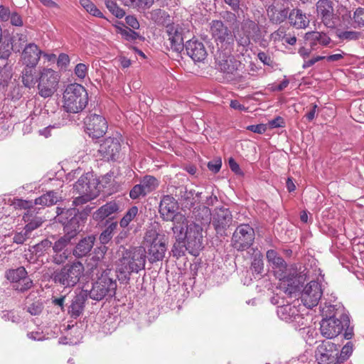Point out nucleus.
Returning a JSON list of instances; mask_svg holds the SVG:
<instances>
[{
    "label": "nucleus",
    "instance_id": "473e14b6",
    "mask_svg": "<svg viewBox=\"0 0 364 364\" xmlns=\"http://www.w3.org/2000/svg\"><path fill=\"white\" fill-rule=\"evenodd\" d=\"M119 209V204L116 201H109L97 210L93 214V218L95 220H103L112 214L117 213Z\"/></svg>",
    "mask_w": 364,
    "mask_h": 364
},
{
    "label": "nucleus",
    "instance_id": "58836bf2",
    "mask_svg": "<svg viewBox=\"0 0 364 364\" xmlns=\"http://www.w3.org/2000/svg\"><path fill=\"white\" fill-rule=\"evenodd\" d=\"M22 90L23 87L19 85V83L16 80H14L9 89L4 95L7 98H10L13 100H17L23 95Z\"/></svg>",
    "mask_w": 364,
    "mask_h": 364
},
{
    "label": "nucleus",
    "instance_id": "cd10ccee",
    "mask_svg": "<svg viewBox=\"0 0 364 364\" xmlns=\"http://www.w3.org/2000/svg\"><path fill=\"white\" fill-rule=\"evenodd\" d=\"M288 21L291 26L297 29L308 27L310 22L306 14L297 8L289 11Z\"/></svg>",
    "mask_w": 364,
    "mask_h": 364
},
{
    "label": "nucleus",
    "instance_id": "aec40b11",
    "mask_svg": "<svg viewBox=\"0 0 364 364\" xmlns=\"http://www.w3.org/2000/svg\"><path fill=\"white\" fill-rule=\"evenodd\" d=\"M74 191L78 194H87L90 196L98 195V181L89 173L82 175L75 182L73 186Z\"/></svg>",
    "mask_w": 364,
    "mask_h": 364
},
{
    "label": "nucleus",
    "instance_id": "4c0bfd02",
    "mask_svg": "<svg viewBox=\"0 0 364 364\" xmlns=\"http://www.w3.org/2000/svg\"><path fill=\"white\" fill-rule=\"evenodd\" d=\"M60 199L58 193L53 191H48L40 197L35 199L34 204L43 207L50 206L55 204Z\"/></svg>",
    "mask_w": 364,
    "mask_h": 364
},
{
    "label": "nucleus",
    "instance_id": "c85d7f7f",
    "mask_svg": "<svg viewBox=\"0 0 364 364\" xmlns=\"http://www.w3.org/2000/svg\"><path fill=\"white\" fill-rule=\"evenodd\" d=\"M267 14L271 23L280 24L288 19L289 9L271 4L267 9Z\"/></svg>",
    "mask_w": 364,
    "mask_h": 364
},
{
    "label": "nucleus",
    "instance_id": "2f4dec72",
    "mask_svg": "<svg viewBox=\"0 0 364 364\" xmlns=\"http://www.w3.org/2000/svg\"><path fill=\"white\" fill-rule=\"evenodd\" d=\"M241 31L243 35H247L253 41L257 43L262 38V32L258 23L252 20H245L242 23Z\"/></svg>",
    "mask_w": 364,
    "mask_h": 364
},
{
    "label": "nucleus",
    "instance_id": "4be33fe9",
    "mask_svg": "<svg viewBox=\"0 0 364 364\" xmlns=\"http://www.w3.org/2000/svg\"><path fill=\"white\" fill-rule=\"evenodd\" d=\"M121 145L119 141L114 138H107L100 145L99 154L105 160L114 161L118 157Z\"/></svg>",
    "mask_w": 364,
    "mask_h": 364
},
{
    "label": "nucleus",
    "instance_id": "1a4fd4ad",
    "mask_svg": "<svg viewBox=\"0 0 364 364\" xmlns=\"http://www.w3.org/2000/svg\"><path fill=\"white\" fill-rule=\"evenodd\" d=\"M320 331L323 336L328 339L336 338L344 331V338L351 339L353 330L350 327L349 317L344 318H323L320 323Z\"/></svg>",
    "mask_w": 364,
    "mask_h": 364
},
{
    "label": "nucleus",
    "instance_id": "603ef678",
    "mask_svg": "<svg viewBox=\"0 0 364 364\" xmlns=\"http://www.w3.org/2000/svg\"><path fill=\"white\" fill-rule=\"evenodd\" d=\"M71 238L68 236L64 235L63 237H60L58 240H56L53 246V252H64L68 251L65 249V247L70 242Z\"/></svg>",
    "mask_w": 364,
    "mask_h": 364
},
{
    "label": "nucleus",
    "instance_id": "f257e3e1",
    "mask_svg": "<svg viewBox=\"0 0 364 364\" xmlns=\"http://www.w3.org/2000/svg\"><path fill=\"white\" fill-rule=\"evenodd\" d=\"M119 259L117 271L120 274L129 277L132 273H138L145 267L146 250L142 247H134L126 249L121 246L118 250Z\"/></svg>",
    "mask_w": 364,
    "mask_h": 364
},
{
    "label": "nucleus",
    "instance_id": "37998d69",
    "mask_svg": "<svg viewBox=\"0 0 364 364\" xmlns=\"http://www.w3.org/2000/svg\"><path fill=\"white\" fill-rule=\"evenodd\" d=\"M195 218L202 225L208 224L211 220L210 209L207 207L199 208L195 212Z\"/></svg>",
    "mask_w": 364,
    "mask_h": 364
},
{
    "label": "nucleus",
    "instance_id": "423d86ee",
    "mask_svg": "<svg viewBox=\"0 0 364 364\" xmlns=\"http://www.w3.org/2000/svg\"><path fill=\"white\" fill-rule=\"evenodd\" d=\"M171 230L176 240H185L190 249L198 250L202 247L203 228L200 225L196 223L188 224L186 218V220L172 226Z\"/></svg>",
    "mask_w": 364,
    "mask_h": 364
},
{
    "label": "nucleus",
    "instance_id": "f03ea898",
    "mask_svg": "<svg viewBox=\"0 0 364 364\" xmlns=\"http://www.w3.org/2000/svg\"><path fill=\"white\" fill-rule=\"evenodd\" d=\"M352 353L351 342H348L341 350L339 345L328 341L317 346L315 356L318 364H341L349 358Z\"/></svg>",
    "mask_w": 364,
    "mask_h": 364
},
{
    "label": "nucleus",
    "instance_id": "4468645a",
    "mask_svg": "<svg viewBox=\"0 0 364 364\" xmlns=\"http://www.w3.org/2000/svg\"><path fill=\"white\" fill-rule=\"evenodd\" d=\"M254 229L248 224L237 227L232 237V245L238 251H244L251 247L255 240Z\"/></svg>",
    "mask_w": 364,
    "mask_h": 364
},
{
    "label": "nucleus",
    "instance_id": "0e129e2a",
    "mask_svg": "<svg viewBox=\"0 0 364 364\" xmlns=\"http://www.w3.org/2000/svg\"><path fill=\"white\" fill-rule=\"evenodd\" d=\"M69 255L70 252L68 251L54 252L53 262L56 264H63L68 259Z\"/></svg>",
    "mask_w": 364,
    "mask_h": 364
},
{
    "label": "nucleus",
    "instance_id": "f704fd0d",
    "mask_svg": "<svg viewBox=\"0 0 364 364\" xmlns=\"http://www.w3.org/2000/svg\"><path fill=\"white\" fill-rule=\"evenodd\" d=\"M14 48L15 53H20L25 47L28 42V31L24 30L22 32L13 33L12 36L9 38Z\"/></svg>",
    "mask_w": 364,
    "mask_h": 364
},
{
    "label": "nucleus",
    "instance_id": "79ce46f5",
    "mask_svg": "<svg viewBox=\"0 0 364 364\" xmlns=\"http://www.w3.org/2000/svg\"><path fill=\"white\" fill-rule=\"evenodd\" d=\"M12 51H14V48L9 38H3L1 37V40H0V59L8 60L11 56Z\"/></svg>",
    "mask_w": 364,
    "mask_h": 364
},
{
    "label": "nucleus",
    "instance_id": "72a5a7b5",
    "mask_svg": "<svg viewBox=\"0 0 364 364\" xmlns=\"http://www.w3.org/2000/svg\"><path fill=\"white\" fill-rule=\"evenodd\" d=\"M34 213L35 210H27L23 216V220L26 223L24 230L30 235L33 230L41 226L43 222V219L34 215Z\"/></svg>",
    "mask_w": 364,
    "mask_h": 364
},
{
    "label": "nucleus",
    "instance_id": "9b49d317",
    "mask_svg": "<svg viewBox=\"0 0 364 364\" xmlns=\"http://www.w3.org/2000/svg\"><path fill=\"white\" fill-rule=\"evenodd\" d=\"M60 76L59 73L51 69L43 68L38 77V90L41 97H51L58 90Z\"/></svg>",
    "mask_w": 364,
    "mask_h": 364
},
{
    "label": "nucleus",
    "instance_id": "393cba45",
    "mask_svg": "<svg viewBox=\"0 0 364 364\" xmlns=\"http://www.w3.org/2000/svg\"><path fill=\"white\" fill-rule=\"evenodd\" d=\"M166 32L168 36L171 48L176 52L181 53L185 48L183 31L178 26L168 25Z\"/></svg>",
    "mask_w": 364,
    "mask_h": 364
},
{
    "label": "nucleus",
    "instance_id": "a19ab883",
    "mask_svg": "<svg viewBox=\"0 0 364 364\" xmlns=\"http://www.w3.org/2000/svg\"><path fill=\"white\" fill-rule=\"evenodd\" d=\"M141 186L144 189L146 194H149L156 190L159 186V181L152 176L146 175L140 181Z\"/></svg>",
    "mask_w": 364,
    "mask_h": 364
},
{
    "label": "nucleus",
    "instance_id": "a211bd4d",
    "mask_svg": "<svg viewBox=\"0 0 364 364\" xmlns=\"http://www.w3.org/2000/svg\"><path fill=\"white\" fill-rule=\"evenodd\" d=\"M231 51L225 52L218 50L215 55L216 69L226 74H234L241 66V62L237 60L233 55H230Z\"/></svg>",
    "mask_w": 364,
    "mask_h": 364
},
{
    "label": "nucleus",
    "instance_id": "69168bd1",
    "mask_svg": "<svg viewBox=\"0 0 364 364\" xmlns=\"http://www.w3.org/2000/svg\"><path fill=\"white\" fill-rule=\"evenodd\" d=\"M30 237H31V235L29 233L26 232V231L25 230H23V231H21L20 232H16L14 234V235L13 237V242L18 245H22Z\"/></svg>",
    "mask_w": 364,
    "mask_h": 364
},
{
    "label": "nucleus",
    "instance_id": "3c124183",
    "mask_svg": "<svg viewBox=\"0 0 364 364\" xmlns=\"http://www.w3.org/2000/svg\"><path fill=\"white\" fill-rule=\"evenodd\" d=\"M267 260L272 269L280 262H284V259L279 256V253L274 250H269L266 253Z\"/></svg>",
    "mask_w": 364,
    "mask_h": 364
},
{
    "label": "nucleus",
    "instance_id": "c9c22d12",
    "mask_svg": "<svg viewBox=\"0 0 364 364\" xmlns=\"http://www.w3.org/2000/svg\"><path fill=\"white\" fill-rule=\"evenodd\" d=\"M36 68L25 66L21 72V81L26 88L31 89L38 82V78L36 76Z\"/></svg>",
    "mask_w": 364,
    "mask_h": 364
},
{
    "label": "nucleus",
    "instance_id": "5701e85b",
    "mask_svg": "<svg viewBox=\"0 0 364 364\" xmlns=\"http://www.w3.org/2000/svg\"><path fill=\"white\" fill-rule=\"evenodd\" d=\"M42 54L43 51L36 43H28L21 52V59L23 65L29 67H36Z\"/></svg>",
    "mask_w": 364,
    "mask_h": 364
},
{
    "label": "nucleus",
    "instance_id": "a878e982",
    "mask_svg": "<svg viewBox=\"0 0 364 364\" xmlns=\"http://www.w3.org/2000/svg\"><path fill=\"white\" fill-rule=\"evenodd\" d=\"M88 296V291L82 290L73 298L68 309V313L71 318H77L82 314Z\"/></svg>",
    "mask_w": 364,
    "mask_h": 364
},
{
    "label": "nucleus",
    "instance_id": "6ab92c4d",
    "mask_svg": "<svg viewBox=\"0 0 364 364\" xmlns=\"http://www.w3.org/2000/svg\"><path fill=\"white\" fill-rule=\"evenodd\" d=\"M317 16L325 26L333 28L336 26V15L333 3L330 0H318L316 4Z\"/></svg>",
    "mask_w": 364,
    "mask_h": 364
},
{
    "label": "nucleus",
    "instance_id": "6e6552de",
    "mask_svg": "<svg viewBox=\"0 0 364 364\" xmlns=\"http://www.w3.org/2000/svg\"><path fill=\"white\" fill-rule=\"evenodd\" d=\"M117 287V280L112 275L111 269H106L93 283L88 294L90 299L96 301H100L104 298H112L116 294Z\"/></svg>",
    "mask_w": 364,
    "mask_h": 364
},
{
    "label": "nucleus",
    "instance_id": "c03bdc74",
    "mask_svg": "<svg viewBox=\"0 0 364 364\" xmlns=\"http://www.w3.org/2000/svg\"><path fill=\"white\" fill-rule=\"evenodd\" d=\"M117 227V223H112L102 232L99 237L102 244L106 245L111 240L113 236V232Z\"/></svg>",
    "mask_w": 364,
    "mask_h": 364
},
{
    "label": "nucleus",
    "instance_id": "7c9ffc66",
    "mask_svg": "<svg viewBox=\"0 0 364 364\" xmlns=\"http://www.w3.org/2000/svg\"><path fill=\"white\" fill-rule=\"evenodd\" d=\"M304 39L309 43L311 50H315L318 43L323 46H328L331 41V38L326 33L318 31L306 33Z\"/></svg>",
    "mask_w": 364,
    "mask_h": 364
},
{
    "label": "nucleus",
    "instance_id": "ea45409f",
    "mask_svg": "<svg viewBox=\"0 0 364 364\" xmlns=\"http://www.w3.org/2000/svg\"><path fill=\"white\" fill-rule=\"evenodd\" d=\"M12 82V73L11 70H8L5 66L0 71V91L4 94Z\"/></svg>",
    "mask_w": 364,
    "mask_h": 364
},
{
    "label": "nucleus",
    "instance_id": "a18cd8bd",
    "mask_svg": "<svg viewBox=\"0 0 364 364\" xmlns=\"http://www.w3.org/2000/svg\"><path fill=\"white\" fill-rule=\"evenodd\" d=\"M80 4L91 15L99 18H104L103 14L90 0H80Z\"/></svg>",
    "mask_w": 364,
    "mask_h": 364
},
{
    "label": "nucleus",
    "instance_id": "774afa93",
    "mask_svg": "<svg viewBox=\"0 0 364 364\" xmlns=\"http://www.w3.org/2000/svg\"><path fill=\"white\" fill-rule=\"evenodd\" d=\"M353 18L360 26H364V8L356 9L353 14Z\"/></svg>",
    "mask_w": 364,
    "mask_h": 364
},
{
    "label": "nucleus",
    "instance_id": "9d476101",
    "mask_svg": "<svg viewBox=\"0 0 364 364\" xmlns=\"http://www.w3.org/2000/svg\"><path fill=\"white\" fill-rule=\"evenodd\" d=\"M144 245L151 263L161 261L164 259L166 252L164 235L159 234L156 230H149L145 233Z\"/></svg>",
    "mask_w": 364,
    "mask_h": 364
},
{
    "label": "nucleus",
    "instance_id": "20e7f679",
    "mask_svg": "<svg viewBox=\"0 0 364 364\" xmlns=\"http://www.w3.org/2000/svg\"><path fill=\"white\" fill-rule=\"evenodd\" d=\"M92 208L87 206L82 214L75 208L65 209L57 207L58 221L63 225L65 235L71 239L74 238L82 230L86 215L91 212Z\"/></svg>",
    "mask_w": 364,
    "mask_h": 364
},
{
    "label": "nucleus",
    "instance_id": "13d9d810",
    "mask_svg": "<svg viewBox=\"0 0 364 364\" xmlns=\"http://www.w3.org/2000/svg\"><path fill=\"white\" fill-rule=\"evenodd\" d=\"M146 195L147 194L141 183L134 186L129 191V197L133 200L139 199L141 197H145Z\"/></svg>",
    "mask_w": 364,
    "mask_h": 364
},
{
    "label": "nucleus",
    "instance_id": "412c9836",
    "mask_svg": "<svg viewBox=\"0 0 364 364\" xmlns=\"http://www.w3.org/2000/svg\"><path fill=\"white\" fill-rule=\"evenodd\" d=\"M232 222V215L228 208H215L212 219V223L218 233L222 234Z\"/></svg>",
    "mask_w": 364,
    "mask_h": 364
},
{
    "label": "nucleus",
    "instance_id": "09e8293b",
    "mask_svg": "<svg viewBox=\"0 0 364 364\" xmlns=\"http://www.w3.org/2000/svg\"><path fill=\"white\" fill-rule=\"evenodd\" d=\"M138 213V208L136 206L131 207L125 213L124 217L120 220V226L126 228L129 225L131 221L136 216Z\"/></svg>",
    "mask_w": 364,
    "mask_h": 364
},
{
    "label": "nucleus",
    "instance_id": "b1692460",
    "mask_svg": "<svg viewBox=\"0 0 364 364\" xmlns=\"http://www.w3.org/2000/svg\"><path fill=\"white\" fill-rule=\"evenodd\" d=\"M185 50L187 55L195 62H202L207 56L204 44L194 38L186 42Z\"/></svg>",
    "mask_w": 364,
    "mask_h": 364
},
{
    "label": "nucleus",
    "instance_id": "8fccbe9b",
    "mask_svg": "<svg viewBox=\"0 0 364 364\" xmlns=\"http://www.w3.org/2000/svg\"><path fill=\"white\" fill-rule=\"evenodd\" d=\"M71 115H63L62 121L58 124H54L53 125H49L43 129L39 130V133L41 135H43L45 137H48L50 136V129L53 128H58L60 126H64L68 124V122H72Z\"/></svg>",
    "mask_w": 364,
    "mask_h": 364
},
{
    "label": "nucleus",
    "instance_id": "680f3d73",
    "mask_svg": "<svg viewBox=\"0 0 364 364\" xmlns=\"http://www.w3.org/2000/svg\"><path fill=\"white\" fill-rule=\"evenodd\" d=\"M268 129H272L275 128H284L286 127L285 119L279 115H277L274 119L269 120L267 123Z\"/></svg>",
    "mask_w": 364,
    "mask_h": 364
},
{
    "label": "nucleus",
    "instance_id": "052dcab7",
    "mask_svg": "<svg viewBox=\"0 0 364 364\" xmlns=\"http://www.w3.org/2000/svg\"><path fill=\"white\" fill-rule=\"evenodd\" d=\"M98 195H94V196H90L89 193L87 194H79V196L74 198L73 200V205L74 206H78L82 205L87 202L95 199Z\"/></svg>",
    "mask_w": 364,
    "mask_h": 364
},
{
    "label": "nucleus",
    "instance_id": "0eeeda50",
    "mask_svg": "<svg viewBox=\"0 0 364 364\" xmlns=\"http://www.w3.org/2000/svg\"><path fill=\"white\" fill-rule=\"evenodd\" d=\"M63 107L68 113L78 114L86 107L88 96L85 88L77 83L70 84L64 93Z\"/></svg>",
    "mask_w": 364,
    "mask_h": 364
},
{
    "label": "nucleus",
    "instance_id": "4d7b16f0",
    "mask_svg": "<svg viewBox=\"0 0 364 364\" xmlns=\"http://www.w3.org/2000/svg\"><path fill=\"white\" fill-rule=\"evenodd\" d=\"M119 33L125 40L129 41H134L141 38L137 32L128 28L120 29Z\"/></svg>",
    "mask_w": 364,
    "mask_h": 364
},
{
    "label": "nucleus",
    "instance_id": "49530a36",
    "mask_svg": "<svg viewBox=\"0 0 364 364\" xmlns=\"http://www.w3.org/2000/svg\"><path fill=\"white\" fill-rule=\"evenodd\" d=\"M176 242L173 244V248L171 250L173 256L178 258L185 255L186 251L188 249H190L187 246V243L185 240H176Z\"/></svg>",
    "mask_w": 364,
    "mask_h": 364
},
{
    "label": "nucleus",
    "instance_id": "dca6fc26",
    "mask_svg": "<svg viewBox=\"0 0 364 364\" xmlns=\"http://www.w3.org/2000/svg\"><path fill=\"white\" fill-rule=\"evenodd\" d=\"M83 122L86 132L92 138L103 136L107 130V121L104 115H87Z\"/></svg>",
    "mask_w": 364,
    "mask_h": 364
},
{
    "label": "nucleus",
    "instance_id": "ddd939ff",
    "mask_svg": "<svg viewBox=\"0 0 364 364\" xmlns=\"http://www.w3.org/2000/svg\"><path fill=\"white\" fill-rule=\"evenodd\" d=\"M178 208V203L173 196H164L159 204V213L163 220L172 221L173 226H175L186 220V217L177 212Z\"/></svg>",
    "mask_w": 364,
    "mask_h": 364
},
{
    "label": "nucleus",
    "instance_id": "5fc2aeb1",
    "mask_svg": "<svg viewBox=\"0 0 364 364\" xmlns=\"http://www.w3.org/2000/svg\"><path fill=\"white\" fill-rule=\"evenodd\" d=\"M52 242L48 240H43L33 246V252L38 256L43 255L50 247Z\"/></svg>",
    "mask_w": 364,
    "mask_h": 364
},
{
    "label": "nucleus",
    "instance_id": "bf43d9fd",
    "mask_svg": "<svg viewBox=\"0 0 364 364\" xmlns=\"http://www.w3.org/2000/svg\"><path fill=\"white\" fill-rule=\"evenodd\" d=\"M165 14V11L161 9H156L150 11L149 13V16H147V18L156 23H160L163 21L164 16Z\"/></svg>",
    "mask_w": 364,
    "mask_h": 364
},
{
    "label": "nucleus",
    "instance_id": "7ed1b4c3",
    "mask_svg": "<svg viewBox=\"0 0 364 364\" xmlns=\"http://www.w3.org/2000/svg\"><path fill=\"white\" fill-rule=\"evenodd\" d=\"M272 270L274 276L282 282L281 289L289 296L299 290L301 284L305 280L304 275L298 273L295 264L287 265L284 260L274 267Z\"/></svg>",
    "mask_w": 364,
    "mask_h": 364
},
{
    "label": "nucleus",
    "instance_id": "6e6d98bb",
    "mask_svg": "<svg viewBox=\"0 0 364 364\" xmlns=\"http://www.w3.org/2000/svg\"><path fill=\"white\" fill-rule=\"evenodd\" d=\"M251 269L257 274H261L262 272L264 269V262L262 255H256L254 257L251 264Z\"/></svg>",
    "mask_w": 364,
    "mask_h": 364
},
{
    "label": "nucleus",
    "instance_id": "c756f323",
    "mask_svg": "<svg viewBox=\"0 0 364 364\" xmlns=\"http://www.w3.org/2000/svg\"><path fill=\"white\" fill-rule=\"evenodd\" d=\"M95 242L94 235H89L81 239L73 250V255L77 258L87 256L92 249Z\"/></svg>",
    "mask_w": 364,
    "mask_h": 364
},
{
    "label": "nucleus",
    "instance_id": "bb28decb",
    "mask_svg": "<svg viewBox=\"0 0 364 364\" xmlns=\"http://www.w3.org/2000/svg\"><path fill=\"white\" fill-rule=\"evenodd\" d=\"M277 313L280 319L286 322L296 321L301 318L299 310L296 305L284 304L278 306Z\"/></svg>",
    "mask_w": 364,
    "mask_h": 364
},
{
    "label": "nucleus",
    "instance_id": "de8ad7c7",
    "mask_svg": "<svg viewBox=\"0 0 364 364\" xmlns=\"http://www.w3.org/2000/svg\"><path fill=\"white\" fill-rule=\"evenodd\" d=\"M105 5L109 12L118 18H122L125 15V11L121 9L115 1L105 0Z\"/></svg>",
    "mask_w": 364,
    "mask_h": 364
},
{
    "label": "nucleus",
    "instance_id": "e2e57ef3",
    "mask_svg": "<svg viewBox=\"0 0 364 364\" xmlns=\"http://www.w3.org/2000/svg\"><path fill=\"white\" fill-rule=\"evenodd\" d=\"M43 309V304L40 301H36L27 306V311L31 315L37 316L39 315Z\"/></svg>",
    "mask_w": 364,
    "mask_h": 364
},
{
    "label": "nucleus",
    "instance_id": "864d4df0",
    "mask_svg": "<svg viewBox=\"0 0 364 364\" xmlns=\"http://www.w3.org/2000/svg\"><path fill=\"white\" fill-rule=\"evenodd\" d=\"M180 194L181 198L188 204L193 205L196 203L195 190H188L186 188H181L180 189Z\"/></svg>",
    "mask_w": 364,
    "mask_h": 364
},
{
    "label": "nucleus",
    "instance_id": "f8f14e48",
    "mask_svg": "<svg viewBox=\"0 0 364 364\" xmlns=\"http://www.w3.org/2000/svg\"><path fill=\"white\" fill-rule=\"evenodd\" d=\"M210 31L217 45L228 52L233 49L235 35L222 21L214 20L210 23Z\"/></svg>",
    "mask_w": 364,
    "mask_h": 364
},
{
    "label": "nucleus",
    "instance_id": "e433bc0d",
    "mask_svg": "<svg viewBox=\"0 0 364 364\" xmlns=\"http://www.w3.org/2000/svg\"><path fill=\"white\" fill-rule=\"evenodd\" d=\"M323 318H344V317H348L345 314L344 308L341 305H328L323 308L322 310Z\"/></svg>",
    "mask_w": 364,
    "mask_h": 364
},
{
    "label": "nucleus",
    "instance_id": "39448f33",
    "mask_svg": "<svg viewBox=\"0 0 364 364\" xmlns=\"http://www.w3.org/2000/svg\"><path fill=\"white\" fill-rule=\"evenodd\" d=\"M84 272L83 264L75 259L55 269L51 278L55 284L63 288H72L80 282L84 275Z\"/></svg>",
    "mask_w": 364,
    "mask_h": 364
},
{
    "label": "nucleus",
    "instance_id": "338daca9",
    "mask_svg": "<svg viewBox=\"0 0 364 364\" xmlns=\"http://www.w3.org/2000/svg\"><path fill=\"white\" fill-rule=\"evenodd\" d=\"M154 0H136V9L143 12L149 9L154 4Z\"/></svg>",
    "mask_w": 364,
    "mask_h": 364
},
{
    "label": "nucleus",
    "instance_id": "2eb2a0df",
    "mask_svg": "<svg viewBox=\"0 0 364 364\" xmlns=\"http://www.w3.org/2000/svg\"><path fill=\"white\" fill-rule=\"evenodd\" d=\"M6 277L13 284L15 290L24 292L33 286V280L28 277V272L23 267L9 269Z\"/></svg>",
    "mask_w": 364,
    "mask_h": 364
},
{
    "label": "nucleus",
    "instance_id": "f3484780",
    "mask_svg": "<svg viewBox=\"0 0 364 364\" xmlns=\"http://www.w3.org/2000/svg\"><path fill=\"white\" fill-rule=\"evenodd\" d=\"M323 295L321 284L316 281L308 283L301 293V301L307 308L318 305Z\"/></svg>",
    "mask_w": 364,
    "mask_h": 364
}]
</instances>
